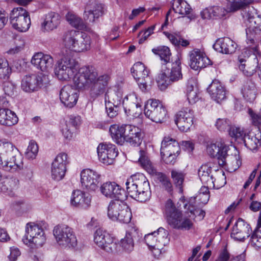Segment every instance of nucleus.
<instances>
[{
	"mask_svg": "<svg viewBox=\"0 0 261 261\" xmlns=\"http://www.w3.org/2000/svg\"><path fill=\"white\" fill-rule=\"evenodd\" d=\"M166 73L171 83L181 80L182 78V75L181 71L180 63L178 61L173 63L170 71H168V73Z\"/></svg>",
	"mask_w": 261,
	"mask_h": 261,
	"instance_id": "obj_45",
	"label": "nucleus"
},
{
	"mask_svg": "<svg viewBox=\"0 0 261 261\" xmlns=\"http://www.w3.org/2000/svg\"><path fill=\"white\" fill-rule=\"evenodd\" d=\"M38 152V146L37 143L33 141H30L25 152L26 157L29 159H34L37 156Z\"/></svg>",
	"mask_w": 261,
	"mask_h": 261,
	"instance_id": "obj_57",
	"label": "nucleus"
},
{
	"mask_svg": "<svg viewBox=\"0 0 261 261\" xmlns=\"http://www.w3.org/2000/svg\"><path fill=\"white\" fill-rule=\"evenodd\" d=\"M23 166V158L17 147L10 142L0 140V168L13 173Z\"/></svg>",
	"mask_w": 261,
	"mask_h": 261,
	"instance_id": "obj_3",
	"label": "nucleus"
},
{
	"mask_svg": "<svg viewBox=\"0 0 261 261\" xmlns=\"http://www.w3.org/2000/svg\"><path fill=\"white\" fill-rule=\"evenodd\" d=\"M214 187H210V188L219 189L224 186L226 183V176L224 171H218L215 175L213 176Z\"/></svg>",
	"mask_w": 261,
	"mask_h": 261,
	"instance_id": "obj_49",
	"label": "nucleus"
},
{
	"mask_svg": "<svg viewBox=\"0 0 261 261\" xmlns=\"http://www.w3.org/2000/svg\"><path fill=\"white\" fill-rule=\"evenodd\" d=\"M163 33L175 46L187 47L190 44L189 40L181 38L177 34H171L168 32H164Z\"/></svg>",
	"mask_w": 261,
	"mask_h": 261,
	"instance_id": "obj_46",
	"label": "nucleus"
},
{
	"mask_svg": "<svg viewBox=\"0 0 261 261\" xmlns=\"http://www.w3.org/2000/svg\"><path fill=\"white\" fill-rule=\"evenodd\" d=\"M246 25V43L247 47L254 55L258 53L257 38L261 34V15H258L253 7H247L242 13Z\"/></svg>",
	"mask_w": 261,
	"mask_h": 261,
	"instance_id": "obj_2",
	"label": "nucleus"
},
{
	"mask_svg": "<svg viewBox=\"0 0 261 261\" xmlns=\"http://www.w3.org/2000/svg\"><path fill=\"white\" fill-rule=\"evenodd\" d=\"M179 153H165L161 154V157L163 161L167 164L174 165L176 161V158Z\"/></svg>",
	"mask_w": 261,
	"mask_h": 261,
	"instance_id": "obj_64",
	"label": "nucleus"
},
{
	"mask_svg": "<svg viewBox=\"0 0 261 261\" xmlns=\"http://www.w3.org/2000/svg\"><path fill=\"white\" fill-rule=\"evenodd\" d=\"M31 63L42 71H47L51 68L54 59L50 55L39 52L34 55L31 59Z\"/></svg>",
	"mask_w": 261,
	"mask_h": 261,
	"instance_id": "obj_25",
	"label": "nucleus"
},
{
	"mask_svg": "<svg viewBox=\"0 0 261 261\" xmlns=\"http://www.w3.org/2000/svg\"><path fill=\"white\" fill-rule=\"evenodd\" d=\"M61 131L64 138L66 140H70L72 138L73 135L72 129L71 127L67 124V122L62 124Z\"/></svg>",
	"mask_w": 261,
	"mask_h": 261,
	"instance_id": "obj_62",
	"label": "nucleus"
},
{
	"mask_svg": "<svg viewBox=\"0 0 261 261\" xmlns=\"http://www.w3.org/2000/svg\"><path fill=\"white\" fill-rule=\"evenodd\" d=\"M210 197V194H198L195 197H191L188 203L190 205L192 204H196L198 206L204 205L208 201Z\"/></svg>",
	"mask_w": 261,
	"mask_h": 261,
	"instance_id": "obj_53",
	"label": "nucleus"
},
{
	"mask_svg": "<svg viewBox=\"0 0 261 261\" xmlns=\"http://www.w3.org/2000/svg\"><path fill=\"white\" fill-rule=\"evenodd\" d=\"M154 175L161 183L162 187L170 194H172L173 186L169 178L164 174L161 172H157Z\"/></svg>",
	"mask_w": 261,
	"mask_h": 261,
	"instance_id": "obj_50",
	"label": "nucleus"
},
{
	"mask_svg": "<svg viewBox=\"0 0 261 261\" xmlns=\"http://www.w3.org/2000/svg\"><path fill=\"white\" fill-rule=\"evenodd\" d=\"M110 79V76L108 74L98 76L94 67L85 66L81 67L75 75L73 84L79 90L89 89L91 97L95 98L104 93Z\"/></svg>",
	"mask_w": 261,
	"mask_h": 261,
	"instance_id": "obj_1",
	"label": "nucleus"
},
{
	"mask_svg": "<svg viewBox=\"0 0 261 261\" xmlns=\"http://www.w3.org/2000/svg\"><path fill=\"white\" fill-rule=\"evenodd\" d=\"M61 21V16L57 13L50 12L46 15L43 22L41 24L43 32L50 31L57 28Z\"/></svg>",
	"mask_w": 261,
	"mask_h": 261,
	"instance_id": "obj_36",
	"label": "nucleus"
},
{
	"mask_svg": "<svg viewBox=\"0 0 261 261\" xmlns=\"http://www.w3.org/2000/svg\"><path fill=\"white\" fill-rule=\"evenodd\" d=\"M165 213L168 223L174 228L189 230L193 226V223L189 219L182 218L181 212L176 208L171 199L166 202Z\"/></svg>",
	"mask_w": 261,
	"mask_h": 261,
	"instance_id": "obj_6",
	"label": "nucleus"
},
{
	"mask_svg": "<svg viewBox=\"0 0 261 261\" xmlns=\"http://www.w3.org/2000/svg\"><path fill=\"white\" fill-rule=\"evenodd\" d=\"M66 19L72 26L76 29L82 30L86 27L83 20L74 14L68 13L66 15Z\"/></svg>",
	"mask_w": 261,
	"mask_h": 261,
	"instance_id": "obj_48",
	"label": "nucleus"
},
{
	"mask_svg": "<svg viewBox=\"0 0 261 261\" xmlns=\"http://www.w3.org/2000/svg\"><path fill=\"white\" fill-rule=\"evenodd\" d=\"M14 184V181L11 178H1L0 179V192L6 193L8 191H11Z\"/></svg>",
	"mask_w": 261,
	"mask_h": 261,
	"instance_id": "obj_60",
	"label": "nucleus"
},
{
	"mask_svg": "<svg viewBox=\"0 0 261 261\" xmlns=\"http://www.w3.org/2000/svg\"><path fill=\"white\" fill-rule=\"evenodd\" d=\"M10 21L12 27L19 32H26L31 25L29 14L22 7L14 8L11 11Z\"/></svg>",
	"mask_w": 261,
	"mask_h": 261,
	"instance_id": "obj_13",
	"label": "nucleus"
},
{
	"mask_svg": "<svg viewBox=\"0 0 261 261\" xmlns=\"http://www.w3.org/2000/svg\"><path fill=\"white\" fill-rule=\"evenodd\" d=\"M126 127L125 141L135 146L140 145L142 139L141 130L139 127L131 125H126Z\"/></svg>",
	"mask_w": 261,
	"mask_h": 261,
	"instance_id": "obj_34",
	"label": "nucleus"
},
{
	"mask_svg": "<svg viewBox=\"0 0 261 261\" xmlns=\"http://www.w3.org/2000/svg\"><path fill=\"white\" fill-rule=\"evenodd\" d=\"M103 14V7L102 4L95 1L90 2L85 8L84 19L89 22L93 23Z\"/></svg>",
	"mask_w": 261,
	"mask_h": 261,
	"instance_id": "obj_26",
	"label": "nucleus"
},
{
	"mask_svg": "<svg viewBox=\"0 0 261 261\" xmlns=\"http://www.w3.org/2000/svg\"><path fill=\"white\" fill-rule=\"evenodd\" d=\"M67 163L66 153H61L56 156L52 163L51 167V176L54 179L60 180L64 177L66 171Z\"/></svg>",
	"mask_w": 261,
	"mask_h": 261,
	"instance_id": "obj_19",
	"label": "nucleus"
},
{
	"mask_svg": "<svg viewBox=\"0 0 261 261\" xmlns=\"http://www.w3.org/2000/svg\"><path fill=\"white\" fill-rule=\"evenodd\" d=\"M230 3V11H236L252 4L253 0H226Z\"/></svg>",
	"mask_w": 261,
	"mask_h": 261,
	"instance_id": "obj_51",
	"label": "nucleus"
},
{
	"mask_svg": "<svg viewBox=\"0 0 261 261\" xmlns=\"http://www.w3.org/2000/svg\"><path fill=\"white\" fill-rule=\"evenodd\" d=\"M80 68L75 59L64 57L57 63L54 72L59 80L67 81L72 78L73 80Z\"/></svg>",
	"mask_w": 261,
	"mask_h": 261,
	"instance_id": "obj_7",
	"label": "nucleus"
},
{
	"mask_svg": "<svg viewBox=\"0 0 261 261\" xmlns=\"http://www.w3.org/2000/svg\"><path fill=\"white\" fill-rule=\"evenodd\" d=\"M212 168L208 164L202 165L198 170V176L202 184L210 187H214Z\"/></svg>",
	"mask_w": 261,
	"mask_h": 261,
	"instance_id": "obj_41",
	"label": "nucleus"
},
{
	"mask_svg": "<svg viewBox=\"0 0 261 261\" xmlns=\"http://www.w3.org/2000/svg\"><path fill=\"white\" fill-rule=\"evenodd\" d=\"M18 118L16 114L8 108L0 109V124L12 126L17 123Z\"/></svg>",
	"mask_w": 261,
	"mask_h": 261,
	"instance_id": "obj_39",
	"label": "nucleus"
},
{
	"mask_svg": "<svg viewBox=\"0 0 261 261\" xmlns=\"http://www.w3.org/2000/svg\"><path fill=\"white\" fill-rule=\"evenodd\" d=\"M171 174L174 185L178 187L180 191H182V185L185 179V174L182 171L176 169L172 170Z\"/></svg>",
	"mask_w": 261,
	"mask_h": 261,
	"instance_id": "obj_52",
	"label": "nucleus"
},
{
	"mask_svg": "<svg viewBox=\"0 0 261 261\" xmlns=\"http://www.w3.org/2000/svg\"><path fill=\"white\" fill-rule=\"evenodd\" d=\"M101 194L105 197L118 199H124L125 192L121 187L114 182H106L100 188Z\"/></svg>",
	"mask_w": 261,
	"mask_h": 261,
	"instance_id": "obj_22",
	"label": "nucleus"
},
{
	"mask_svg": "<svg viewBox=\"0 0 261 261\" xmlns=\"http://www.w3.org/2000/svg\"><path fill=\"white\" fill-rule=\"evenodd\" d=\"M106 109L108 116L110 118H114L118 115L119 108L113 105L109 100L106 103Z\"/></svg>",
	"mask_w": 261,
	"mask_h": 261,
	"instance_id": "obj_63",
	"label": "nucleus"
},
{
	"mask_svg": "<svg viewBox=\"0 0 261 261\" xmlns=\"http://www.w3.org/2000/svg\"><path fill=\"white\" fill-rule=\"evenodd\" d=\"M94 242L98 247L108 252L113 251L116 248L113 238L101 229H98L95 232Z\"/></svg>",
	"mask_w": 261,
	"mask_h": 261,
	"instance_id": "obj_20",
	"label": "nucleus"
},
{
	"mask_svg": "<svg viewBox=\"0 0 261 261\" xmlns=\"http://www.w3.org/2000/svg\"><path fill=\"white\" fill-rule=\"evenodd\" d=\"M60 98L65 106L72 108L77 100V95L70 85L64 86L60 91Z\"/></svg>",
	"mask_w": 261,
	"mask_h": 261,
	"instance_id": "obj_30",
	"label": "nucleus"
},
{
	"mask_svg": "<svg viewBox=\"0 0 261 261\" xmlns=\"http://www.w3.org/2000/svg\"><path fill=\"white\" fill-rule=\"evenodd\" d=\"M168 236V231L160 227L157 231L145 235L144 240L154 254L158 255L161 254V250L169 243V239Z\"/></svg>",
	"mask_w": 261,
	"mask_h": 261,
	"instance_id": "obj_11",
	"label": "nucleus"
},
{
	"mask_svg": "<svg viewBox=\"0 0 261 261\" xmlns=\"http://www.w3.org/2000/svg\"><path fill=\"white\" fill-rule=\"evenodd\" d=\"M190 66L195 70L204 68L210 64V60L199 50H193L189 54Z\"/></svg>",
	"mask_w": 261,
	"mask_h": 261,
	"instance_id": "obj_29",
	"label": "nucleus"
},
{
	"mask_svg": "<svg viewBox=\"0 0 261 261\" xmlns=\"http://www.w3.org/2000/svg\"><path fill=\"white\" fill-rule=\"evenodd\" d=\"M198 205L192 204L190 205L189 203L185 204V208L189 211L191 214H193L195 217L199 218L200 220H202L205 215V212L201 209L197 207Z\"/></svg>",
	"mask_w": 261,
	"mask_h": 261,
	"instance_id": "obj_55",
	"label": "nucleus"
},
{
	"mask_svg": "<svg viewBox=\"0 0 261 261\" xmlns=\"http://www.w3.org/2000/svg\"><path fill=\"white\" fill-rule=\"evenodd\" d=\"M125 113L129 115L140 113L141 112V102L136 94L133 93L125 96L122 101Z\"/></svg>",
	"mask_w": 261,
	"mask_h": 261,
	"instance_id": "obj_24",
	"label": "nucleus"
},
{
	"mask_svg": "<svg viewBox=\"0 0 261 261\" xmlns=\"http://www.w3.org/2000/svg\"><path fill=\"white\" fill-rule=\"evenodd\" d=\"M242 140L245 145L250 150H256L261 145V133L259 130L256 133H249L244 135Z\"/></svg>",
	"mask_w": 261,
	"mask_h": 261,
	"instance_id": "obj_38",
	"label": "nucleus"
},
{
	"mask_svg": "<svg viewBox=\"0 0 261 261\" xmlns=\"http://www.w3.org/2000/svg\"><path fill=\"white\" fill-rule=\"evenodd\" d=\"M144 113L146 117L156 123H163L168 117L166 108L155 99H150L146 102Z\"/></svg>",
	"mask_w": 261,
	"mask_h": 261,
	"instance_id": "obj_12",
	"label": "nucleus"
},
{
	"mask_svg": "<svg viewBox=\"0 0 261 261\" xmlns=\"http://www.w3.org/2000/svg\"><path fill=\"white\" fill-rule=\"evenodd\" d=\"M194 112L186 108L178 111L175 116V123L181 132L188 131L193 124Z\"/></svg>",
	"mask_w": 261,
	"mask_h": 261,
	"instance_id": "obj_17",
	"label": "nucleus"
},
{
	"mask_svg": "<svg viewBox=\"0 0 261 261\" xmlns=\"http://www.w3.org/2000/svg\"><path fill=\"white\" fill-rule=\"evenodd\" d=\"M141 166L150 174L155 175L158 172L152 163L150 162L148 157L146 155V152L143 150L139 151V158L138 159Z\"/></svg>",
	"mask_w": 261,
	"mask_h": 261,
	"instance_id": "obj_44",
	"label": "nucleus"
},
{
	"mask_svg": "<svg viewBox=\"0 0 261 261\" xmlns=\"http://www.w3.org/2000/svg\"><path fill=\"white\" fill-rule=\"evenodd\" d=\"M225 15L224 8L219 6L206 8L201 12V15L203 19H211L221 17Z\"/></svg>",
	"mask_w": 261,
	"mask_h": 261,
	"instance_id": "obj_43",
	"label": "nucleus"
},
{
	"mask_svg": "<svg viewBox=\"0 0 261 261\" xmlns=\"http://www.w3.org/2000/svg\"><path fill=\"white\" fill-rule=\"evenodd\" d=\"M250 227L242 219L239 218L232 227L231 237L242 241L249 236Z\"/></svg>",
	"mask_w": 261,
	"mask_h": 261,
	"instance_id": "obj_27",
	"label": "nucleus"
},
{
	"mask_svg": "<svg viewBox=\"0 0 261 261\" xmlns=\"http://www.w3.org/2000/svg\"><path fill=\"white\" fill-rule=\"evenodd\" d=\"M237 44L229 38L218 39L213 45L216 51L225 54H231L236 51Z\"/></svg>",
	"mask_w": 261,
	"mask_h": 261,
	"instance_id": "obj_31",
	"label": "nucleus"
},
{
	"mask_svg": "<svg viewBox=\"0 0 261 261\" xmlns=\"http://www.w3.org/2000/svg\"><path fill=\"white\" fill-rule=\"evenodd\" d=\"M239 59L240 63L239 65V69L245 75L248 76H251L255 72H257V70H256V66H253L252 67H247V69H246V65L243 63L246 61V60L243 58H241L240 57H239Z\"/></svg>",
	"mask_w": 261,
	"mask_h": 261,
	"instance_id": "obj_61",
	"label": "nucleus"
},
{
	"mask_svg": "<svg viewBox=\"0 0 261 261\" xmlns=\"http://www.w3.org/2000/svg\"><path fill=\"white\" fill-rule=\"evenodd\" d=\"M207 90L212 98L218 103L226 98L225 88L217 80H213Z\"/></svg>",
	"mask_w": 261,
	"mask_h": 261,
	"instance_id": "obj_32",
	"label": "nucleus"
},
{
	"mask_svg": "<svg viewBox=\"0 0 261 261\" xmlns=\"http://www.w3.org/2000/svg\"><path fill=\"white\" fill-rule=\"evenodd\" d=\"M47 82V77L42 73L26 75L22 79L21 87L23 91L31 93L38 91Z\"/></svg>",
	"mask_w": 261,
	"mask_h": 261,
	"instance_id": "obj_14",
	"label": "nucleus"
},
{
	"mask_svg": "<svg viewBox=\"0 0 261 261\" xmlns=\"http://www.w3.org/2000/svg\"><path fill=\"white\" fill-rule=\"evenodd\" d=\"M186 95L189 102L191 104L195 103L199 99V89L193 80L188 81Z\"/></svg>",
	"mask_w": 261,
	"mask_h": 261,
	"instance_id": "obj_42",
	"label": "nucleus"
},
{
	"mask_svg": "<svg viewBox=\"0 0 261 261\" xmlns=\"http://www.w3.org/2000/svg\"><path fill=\"white\" fill-rule=\"evenodd\" d=\"M123 200H111L108 207L107 214L113 221L128 223L131 220L132 214L130 209Z\"/></svg>",
	"mask_w": 261,
	"mask_h": 261,
	"instance_id": "obj_8",
	"label": "nucleus"
},
{
	"mask_svg": "<svg viewBox=\"0 0 261 261\" xmlns=\"http://www.w3.org/2000/svg\"><path fill=\"white\" fill-rule=\"evenodd\" d=\"M228 150V147L221 142L210 143L207 144L206 147L207 154L211 157L217 158L219 164L221 166L226 164Z\"/></svg>",
	"mask_w": 261,
	"mask_h": 261,
	"instance_id": "obj_21",
	"label": "nucleus"
},
{
	"mask_svg": "<svg viewBox=\"0 0 261 261\" xmlns=\"http://www.w3.org/2000/svg\"><path fill=\"white\" fill-rule=\"evenodd\" d=\"M63 41L67 48L76 53L84 52L90 48V37L85 33L75 30L65 32Z\"/></svg>",
	"mask_w": 261,
	"mask_h": 261,
	"instance_id": "obj_5",
	"label": "nucleus"
},
{
	"mask_svg": "<svg viewBox=\"0 0 261 261\" xmlns=\"http://www.w3.org/2000/svg\"><path fill=\"white\" fill-rule=\"evenodd\" d=\"M152 51L155 55L159 56L164 64H167L170 62L171 53L168 47L166 46H158L156 48H152Z\"/></svg>",
	"mask_w": 261,
	"mask_h": 261,
	"instance_id": "obj_47",
	"label": "nucleus"
},
{
	"mask_svg": "<svg viewBox=\"0 0 261 261\" xmlns=\"http://www.w3.org/2000/svg\"><path fill=\"white\" fill-rule=\"evenodd\" d=\"M24 244L32 248L42 247L46 241L42 228L37 224L30 222L25 226V234L22 239Z\"/></svg>",
	"mask_w": 261,
	"mask_h": 261,
	"instance_id": "obj_10",
	"label": "nucleus"
},
{
	"mask_svg": "<svg viewBox=\"0 0 261 261\" xmlns=\"http://www.w3.org/2000/svg\"><path fill=\"white\" fill-rule=\"evenodd\" d=\"M130 197L141 202L149 200L151 190L148 179L142 173H137L128 178L125 183Z\"/></svg>",
	"mask_w": 261,
	"mask_h": 261,
	"instance_id": "obj_4",
	"label": "nucleus"
},
{
	"mask_svg": "<svg viewBox=\"0 0 261 261\" xmlns=\"http://www.w3.org/2000/svg\"><path fill=\"white\" fill-rule=\"evenodd\" d=\"M91 202V196L87 193L81 190H75L72 192L70 200L71 204L75 207L87 209L88 208Z\"/></svg>",
	"mask_w": 261,
	"mask_h": 261,
	"instance_id": "obj_28",
	"label": "nucleus"
},
{
	"mask_svg": "<svg viewBox=\"0 0 261 261\" xmlns=\"http://www.w3.org/2000/svg\"><path fill=\"white\" fill-rule=\"evenodd\" d=\"M241 92L244 99L250 103L253 102L255 100L258 94L256 85L251 80L246 81L243 84Z\"/></svg>",
	"mask_w": 261,
	"mask_h": 261,
	"instance_id": "obj_35",
	"label": "nucleus"
},
{
	"mask_svg": "<svg viewBox=\"0 0 261 261\" xmlns=\"http://www.w3.org/2000/svg\"><path fill=\"white\" fill-rule=\"evenodd\" d=\"M172 9L175 13L184 17L187 16L192 20L195 18L192 14V9L190 5L185 0H172Z\"/></svg>",
	"mask_w": 261,
	"mask_h": 261,
	"instance_id": "obj_33",
	"label": "nucleus"
},
{
	"mask_svg": "<svg viewBox=\"0 0 261 261\" xmlns=\"http://www.w3.org/2000/svg\"><path fill=\"white\" fill-rule=\"evenodd\" d=\"M156 83L158 87L162 91L165 90L171 84V82L168 78L167 73L165 72L159 75L156 79Z\"/></svg>",
	"mask_w": 261,
	"mask_h": 261,
	"instance_id": "obj_56",
	"label": "nucleus"
},
{
	"mask_svg": "<svg viewBox=\"0 0 261 261\" xmlns=\"http://www.w3.org/2000/svg\"><path fill=\"white\" fill-rule=\"evenodd\" d=\"M53 234L58 244L62 248H73L77 246V241L73 229L66 225L56 226Z\"/></svg>",
	"mask_w": 261,
	"mask_h": 261,
	"instance_id": "obj_9",
	"label": "nucleus"
},
{
	"mask_svg": "<svg viewBox=\"0 0 261 261\" xmlns=\"http://www.w3.org/2000/svg\"><path fill=\"white\" fill-rule=\"evenodd\" d=\"M11 207L18 216H21L27 211V206L22 200L13 202L12 203Z\"/></svg>",
	"mask_w": 261,
	"mask_h": 261,
	"instance_id": "obj_58",
	"label": "nucleus"
},
{
	"mask_svg": "<svg viewBox=\"0 0 261 261\" xmlns=\"http://www.w3.org/2000/svg\"><path fill=\"white\" fill-rule=\"evenodd\" d=\"M100 175L96 171L87 169L81 173V182L83 189L89 191H94L98 188Z\"/></svg>",
	"mask_w": 261,
	"mask_h": 261,
	"instance_id": "obj_18",
	"label": "nucleus"
},
{
	"mask_svg": "<svg viewBox=\"0 0 261 261\" xmlns=\"http://www.w3.org/2000/svg\"><path fill=\"white\" fill-rule=\"evenodd\" d=\"M97 151L99 161L107 165L112 164L118 154L116 146L111 143H100Z\"/></svg>",
	"mask_w": 261,
	"mask_h": 261,
	"instance_id": "obj_16",
	"label": "nucleus"
},
{
	"mask_svg": "<svg viewBox=\"0 0 261 261\" xmlns=\"http://www.w3.org/2000/svg\"><path fill=\"white\" fill-rule=\"evenodd\" d=\"M180 147L178 142L170 137H165L161 147V154L179 153Z\"/></svg>",
	"mask_w": 261,
	"mask_h": 261,
	"instance_id": "obj_37",
	"label": "nucleus"
},
{
	"mask_svg": "<svg viewBox=\"0 0 261 261\" xmlns=\"http://www.w3.org/2000/svg\"><path fill=\"white\" fill-rule=\"evenodd\" d=\"M11 72V69L8 61L4 59L0 58V79H8Z\"/></svg>",
	"mask_w": 261,
	"mask_h": 261,
	"instance_id": "obj_54",
	"label": "nucleus"
},
{
	"mask_svg": "<svg viewBox=\"0 0 261 261\" xmlns=\"http://www.w3.org/2000/svg\"><path fill=\"white\" fill-rule=\"evenodd\" d=\"M138 228L133 225L128 226L125 237L120 241V246L127 253L131 252L134 248V240L139 238Z\"/></svg>",
	"mask_w": 261,
	"mask_h": 261,
	"instance_id": "obj_23",
	"label": "nucleus"
},
{
	"mask_svg": "<svg viewBox=\"0 0 261 261\" xmlns=\"http://www.w3.org/2000/svg\"><path fill=\"white\" fill-rule=\"evenodd\" d=\"M132 74L142 91L147 89V84L150 82L149 71L141 62L136 63L131 68Z\"/></svg>",
	"mask_w": 261,
	"mask_h": 261,
	"instance_id": "obj_15",
	"label": "nucleus"
},
{
	"mask_svg": "<svg viewBox=\"0 0 261 261\" xmlns=\"http://www.w3.org/2000/svg\"><path fill=\"white\" fill-rule=\"evenodd\" d=\"M250 244L255 248H261V230L256 228L252 234Z\"/></svg>",
	"mask_w": 261,
	"mask_h": 261,
	"instance_id": "obj_59",
	"label": "nucleus"
},
{
	"mask_svg": "<svg viewBox=\"0 0 261 261\" xmlns=\"http://www.w3.org/2000/svg\"><path fill=\"white\" fill-rule=\"evenodd\" d=\"M126 125H118L113 124L110 127V132L114 141L120 145L125 142V136L126 131Z\"/></svg>",
	"mask_w": 261,
	"mask_h": 261,
	"instance_id": "obj_40",
	"label": "nucleus"
}]
</instances>
